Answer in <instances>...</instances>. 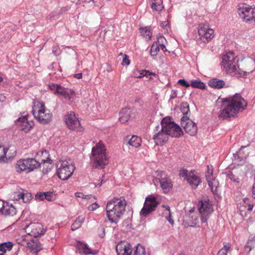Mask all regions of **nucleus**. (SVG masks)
<instances>
[{"mask_svg": "<svg viewBox=\"0 0 255 255\" xmlns=\"http://www.w3.org/2000/svg\"><path fill=\"white\" fill-rule=\"evenodd\" d=\"M190 86L193 88H199L200 89H204L206 87L205 84L198 79L192 81L190 84Z\"/></svg>", "mask_w": 255, "mask_h": 255, "instance_id": "obj_37", "label": "nucleus"}, {"mask_svg": "<svg viewBox=\"0 0 255 255\" xmlns=\"http://www.w3.org/2000/svg\"><path fill=\"white\" fill-rule=\"evenodd\" d=\"M16 154L15 148L14 146L6 147V161L11 158L14 157Z\"/></svg>", "mask_w": 255, "mask_h": 255, "instance_id": "obj_36", "label": "nucleus"}, {"mask_svg": "<svg viewBox=\"0 0 255 255\" xmlns=\"http://www.w3.org/2000/svg\"><path fill=\"white\" fill-rule=\"evenodd\" d=\"M181 127L184 129L186 133L190 135H195L198 131L196 124L190 120L187 116H183L181 119Z\"/></svg>", "mask_w": 255, "mask_h": 255, "instance_id": "obj_13", "label": "nucleus"}, {"mask_svg": "<svg viewBox=\"0 0 255 255\" xmlns=\"http://www.w3.org/2000/svg\"><path fill=\"white\" fill-rule=\"evenodd\" d=\"M198 34L200 37L207 41L210 40L214 36V31L213 29L209 28L208 25L200 24L198 28Z\"/></svg>", "mask_w": 255, "mask_h": 255, "instance_id": "obj_17", "label": "nucleus"}, {"mask_svg": "<svg viewBox=\"0 0 255 255\" xmlns=\"http://www.w3.org/2000/svg\"><path fill=\"white\" fill-rule=\"evenodd\" d=\"M75 195L77 198H81L82 199L87 200L91 199L92 198H93L94 199H96V198L95 196H93L92 195H84L81 192H76L75 193Z\"/></svg>", "mask_w": 255, "mask_h": 255, "instance_id": "obj_45", "label": "nucleus"}, {"mask_svg": "<svg viewBox=\"0 0 255 255\" xmlns=\"http://www.w3.org/2000/svg\"><path fill=\"white\" fill-rule=\"evenodd\" d=\"M177 95V91L176 90H172L171 91L170 96V99H173L175 98L176 97Z\"/></svg>", "mask_w": 255, "mask_h": 255, "instance_id": "obj_58", "label": "nucleus"}, {"mask_svg": "<svg viewBox=\"0 0 255 255\" xmlns=\"http://www.w3.org/2000/svg\"><path fill=\"white\" fill-rule=\"evenodd\" d=\"M189 221V226L196 227L199 223V219L198 214L191 212L188 216Z\"/></svg>", "mask_w": 255, "mask_h": 255, "instance_id": "obj_27", "label": "nucleus"}, {"mask_svg": "<svg viewBox=\"0 0 255 255\" xmlns=\"http://www.w3.org/2000/svg\"><path fill=\"white\" fill-rule=\"evenodd\" d=\"M77 251L79 254L85 255L94 254L87 245L79 241L77 243Z\"/></svg>", "mask_w": 255, "mask_h": 255, "instance_id": "obj_25", "label": "nucleus"}, {"mask_svg": "<svg viewBox=\"0 0 255 255\" xmlns=\"http://www.w3.org/2000/svg\"><path fill=\"white\" fill-rule=\"evenodd\" d=\"M28 172H32L40 167L42 163L37 160L34 158H26Z\"/></svg>", "mask_w": 255, "mask_h": 255, "instance_id": "obj_24", "label": "nucleus"}, {"mask_svg": "<svg viewBox=\"0 0 255 255\" xmlns=\"http://www.w3.org/2000/svg\"><path fill=\"white\" fill-rule=\"evenodd\" d=\"M253 207L254 205L249 203V199L245 198L238 206L240 214L243 217H247L248 214L253 210Z\"/></svg>", "mask_w": 255, "mask_h": 255, "instance_id": "obj_20", "label": "nucleus"}, {"mask_svg": "<svg viewBox=\"0 0 255 255\" xmlns=\"http://www.w3.org/2000/svg\"><path fill=\"white\" fill-rule=\"evenodd\" d=\"M35 197L36 200L42 201L45 198V192H38L35 195Z\"/></svg>", "mask_w": 255, "mask_h": 255, "instance_id": "obj_51", "label": "nucleus"}, {"mask_svg": "<svg viewBox=\"0 0 255 255\" xmlns=\"http://www.w3.org/2000/svg\"><path fill=\"white\" fill-rule=\"evenodd\" d=\"M159 50V46L157 43H153L150 49V54L151 56H156Z\"/></svg>", "mask_w": 255, "mask_h": 255, "instance_id": "obj_46", "label": "nucleus"}, {"mask_svg": "<svg viewBox=\"0 0 255 255\" xmlns=\"http://www.w3.org/2000/svg\"><path fill=\"white\" fill-rule=\"evenodd\" d=\"M74 77L77 79H81L82 77V74L81 73L76 74L74 75Z\"/></svg>", "mask_w": 255, "mask_h": 255, "instance_id": "obj_61", "label": "nucleus"}, {"mask_svg": "<svg viewBox=\"0 0 255 255\" xmlns=\"http://www.w3.org/2000/svg\"><path fill=\"white\" fill-rule=\"evenodd\" d=\"M140 32L141 35L145 38L148 39H150L151 36V32L147 27L140 28Z\"/></svg>", "mask_w": 255, "mask_h": 255, "instance_id": "obj_40", "label": "nucleus"}, {"mask_svg": "<svg viewBox=\"0 0 255 255\" xmlns=\"http://www.w3.org/2000/svg\"><path fill=\"white\" fill-rule=\"evenodd\" d=\"M205 176L207 181L214 178L213 177V169L212 166L207 165V171L205 173Z\"/></svg>", "mask_w": 255, "mask_h": 255, "instance_id": "obj_47", "label": "nucleus"}, {"mask_svg": "<svg viewBox=\"0 0 255 255\" xmlns=\"http://www.w3.org/2000/svg\"><path fill=\"white\" fill-rule=\"evenodd\" d=\"M245 248L247 249H249V252H250L252 250V248L251 246H246Z\"/></svg>", "mask_w": 255, "mask_h": 255, "instance_id": "obj_64", "label": "nucleus"}, {"mask_svg": "<svg viewBox=\"0 0 255 255\" xmlns=\"http://www.w3.org/2000/svg\"><path fill=\"white\" fill-rule=\"evenodd\" d=\"M42 154L47 155L46 159H42L41 164L42 165V173L44 174H48L53 168L52 161L50 159L48 152L46 150L42 152Z\"/></svg>", "mask_w": 255, "mask_h": 255, "instance_id": "obj_22", "label": "nucleus"}, {"mask_svg": "<svg viewBox=\"0 0 255 255\" xmlns=\"http://www.w3.org/2000/svg\"><path fill=\"white\" fill-rule=\"evenodd\" d=\"M160 26L163 28L165 30H168L167 27L168 26V21H162L160 23Z\"/></svg>", "mask_w": 255, "mask_h": 255, "instance_id": "obj_56", "label": "nucleus"}, {"mask_svg": "<svg viewBox=\"0 0 255 255\" xmlns=\"http://www.w3.org/2000/svg\"><path fill=\"white\" fill-rule=\"evenodd\" d=\"M150 74L148 71L146 70H142L140 71H136L133 73V76L137 78H141L143 77H148Z\"/></svg>", "mask_w": 255, "mask_h": 255, "instance_id": "obj_41", "label": "nucleus"}, {"mask_svg": "<svg viewBox=\"0 0 255 255\" xmlns=\"http://www.w3.org/2000/svg\"><path fill=\"white\" fill-rule=\"evenodd\" d=\"M199 211L201 215V223H206L214 211L212 202L209 200L200 201Z\"/></svg>", "mask_w": 255, "mask_h": 255, "instance_id": "obj_9", "label": "nucleus"}, {"mask_svg": "<svg viewBox=\"0 0 255 255\" xmlns=\"http://www.w3.org/2000/svg\"><path fill=\"white\" fill-rule=\"evenodd\" d=\"M252 197L255 199V190L252 189Z\"/></svg>", "mask_w": 255, "mask_h": 255, "instance_id": "obj_62", "label": "nucleus"}, {"mask_svg": "<svg viewBox=\"0 0 255 255\" xmlns=\"http://www.w3.org/2000/svg\"><path fill=\"white\" fill-rule=\"evenodd\" d=\"M45 199L47 200L48 201H53L55 199V195L52 192H45Z\"/></svg>", "mask_w": 255, "mask_h": 255, "instance_id": "obj_49", "label": "nucleus"}, {"mask_svg": "<svg viewBox=\"0 0 255 255\" xmlns=\"http://www.w3.org/2000/svg\"><path fill=\"white\" fill-rule=\"evenodd\" d=\"M180 110L184 114V116H187L188 113L190 112L189 106L187 102L181 103L180 105Z\"/></svg>", "mask_w": 255, "mask_h": 255, "instance_id": "obj_43", "label": "nucleus"}, {"mask_svg": "<svg viewBox=\"0 0 255 255\" xmlns=\"http://www.w3.org/2000/svg\"><path fill=\"white\" fill-rule=\"evenodd\" d=\"M99 207V205L98 204L97 202H95L94 203L92 204V205H90L88 209L90 211H93L97 209H98Z\"/></svg>", "mask_w": 255, "mask_h": 255, "instance_id": "obj_53", "label": "nucleus"}, {"mask_svg": "<svg viewBox=\"0 0 255 255\" xmlns=\"http://www.w3.org/2000/svg\"><path fill=\"white\" fill-rule=\"evenodd\" d=\"M141 142L140 137L133 135L128 141V143L133 147H138L140 145Z\"/></svg>", "mask_w": 255, "mask_h": 255, "instance_id": "obj_35", "label": "nucleus"}, {"mask_svg": "<svg viewBox=\"0 0 255 255\" xmlns=\"http://www.w3.org/2000/svg\"><path fill=\"white\" fill-rule=\"evenodd\" d=\"M91 159L94 163L96 168H103L108 163V157L106 152L101 153L95 156H91Z\"/></svg>", "mask_w": 255, "mask_h": 255, "instance_id": "obj_18", "label": "nucleus"}, {"mask_svg": "<svg viewBox=\"0 0 255 255\" xmlns=\"http://www.w3.org/2000/svg\"><path fill=\"white\" fill-rule=\"evenodd\" d=\"M32 112L35 119L41 124H47L51 120L52 114L45 108L42 102L36 103Z\"/></svg>", "mask_w": 255, "mask_h": 255, "instance_id": "obj_4", "label": "nucleus"}, {"mask_svg": "<svg viewBox=\"0 0 255 255\" xmlns=\"http://www.w3.org/2000/svg\"><path fill=\"white\" fill-rule=\"evenodd\" d=\"M25 232L34 237L43 235L45 232L43 225L39 223H32L25 227Z\"/></svg>", "mask_w": 255, "mask_h": 255, "instance_id": "obj_16", "label": "nucleus"}, {"mask_svg": "<svg viewBox=\"0 0 255 255\" xmlns=\"http://www.w3.org/2000/svg\"><path fill=\"white\" fill-rule=\"evenodd\" d=\"M208 84L212 88L220 89L225 86V83L222 80L214 78L210 80Z\"/></svg>", "mask_w": 255, "mask_h": 255, "instance_id": "obj_29", "label": "nucleus"}, {"mask_svg": "<svg viewBox=\"0 0 255 255\" xmlns=\"http://www.w3.org/2000/svg\"><path fill=\"white\" fill-rule=\"evenodd\" d=\"M247 106V102L240 94L222 99V110L219 117L223 119L235 117L238 113L244 110Z\"/></svg>", "mask_w": 255, "mask_h": 255, "instance_id": "obj_1", "label": "nucleus"}, {"mask_svg": "<svg viewBox=\"0 0 255 255\" xmlns=\"http://www.w3.org/2000/svg\"><path fill=\"white\" fill-rule=\"evenodd\" d=\"M159 48H161L163 50V51L165 52V51H167L165 45L164 44H163V43L159 44Z\"/></svg>", "mask_w": 255, "mask_h": 255, "instance_id": "obj_60", "label": "nucleus"}, {"mask_svg": "<svg viewBox=\"0 0 255 255\" xmlns=\"http://www.w3.org/2000/svg\"><path fill=\"white\" fill-rule=\"evenodd\" d=\"M222 66L227 73L238 78L245 77L248 73L252 70L250 69H242L240 68L238 65V60L234 52L229 51L225 53L222 56Z\"/></svg>", "mask_w": 255, "mask_h": 255, "instance_id": "obj_3", "label": "nucleus"}, {"mask_svg": "<svg viewBox=\"0 0 255 255\" xmlns=\"http://www.w3.org/2000/svg\"><path fill=\"white\" fill-rule=\"evenodd\" d=\"M162 207L165 208L163 212V215L166 218V216H168L171 214L170 207L168 206L162 205Z\"/></svg>", "mask_w": 255, "mask_h": 255, "instance_id": "obj_52", "label": "nucleus"}, {"mask_svg": "<svg viewBox=\"0 0 255 255\" xmlns=\"http://www.w3.org/2000/svg\"><path fill=\"white\" fill-rule=\"evenodd\" d=\"M230 248L231 245L229 244H224L223 248L218 252L217 255H227Z\"/></svg>", "mask_w": 255, "mask_h": 255, "instance_id": "obj_42", "label": "nucleus"}, {"mask_svg": "<svg viewBox=\"0 0 255 255\" xmlns=\"http://www.w3.org/2000/svg\"><path fill=\"white\" fill-rule=\"evenodd\" d=\"M178 83L180 84L181 85L184 86L186 87H189L190 86V84L188 83L184 79H180L178 80Z\"/></svg>", "mask_w": 255, "mask_h": 255, "instance_id": "obj_54", "label": "nucleus"}, {"mask_svg": "<svg viewBox=\"0 0 255 255\" xmlns=\"http://www.w3.org/2000/svg\"><path fill=\"white\" fill-rule=\"evenodd\" d=\"M159 202L154 196L148 195L145 198L143 207L141 210L140 215L142 217H146L151 213L154 211L158 206Z\"/></svg>", "mask_w": 255, "mask_h": 255, "instance_id": "obj_7", "label": "nucleus"}, {"mask_svg": "<svg viewBox=\"0 0 255 255\" xmlns=\"http://www.w3.org/2000/svg\"><path fill=\"white\" fill-rule=\"evenodd\" d=\"M118 255H132L133 249L128 243H121L116 248Z\"/></svg>", "mask_w": 255, "mask_h": 255, "instance_id": "obj_21", "label": "nucleus"}, {"mask_svg": "<svg viewBox=\"0 0 255 255\" xmlns=\"http://www.w3.org/2000/svg\"><path fill=\"white\" fill-rule=\"evenodd\" d=\"M166 220L171 224V225L174 224V220L171 218V214L168 216H166Z\"/></svg>", "mask_w": 255, "mask_h": 255, "instance_id": "obj_59", "label": "nucleus"}, {"mask_svg": "<svg viewBox=\"0 0 255 255\" xmlns=\"http://www.w3.org/2000/svg\"><path fill=\"white\" fill-rule=\"evenodd\" d=\"M106 149L105 145L102 142L100 141L92 148L91 156H95V155L100 154L101 153H106Z\"/></svg>", "mask_w": 255, "mask_h": 255, "instance_id": "obj_26", "label": "nucleus"}, {"mask_svg": "<svg viewBox=\"0 0 255 255\" xmlns=\"http://www.w3.org/2000/svg\"><path fill=\"white\" fill-rule=\"evenodd\" d=\"M161 126L168 136L179 137L183 134L181 128L172 121L170 118H163L161 122Z\"/></svg>", "mask_w": 255, "mask_h": 255, "instance_id": "obj_6", "label": "nucleus"}, {"mask_svg": "<svg viewBox=\"0 0 255 255\" xmlns=\"http://www.w3.org/2000/svg\"><path fill=\"white\" fill-rule=\"evenodd\" d=\"M23 189L15 192L11 195V198L13 200L19 201L21 199Z\"/></svg>", "mask_w": 255, "mask_h": 255, "instance_id": "obj_48", "label": "nucleus"}, {"mask_svg": "<svg viewBox=\"0 0 255 255\" xmlns=\"http://www.w3.org/2000/svg\"><path fill=\"white\" fill-rule=\"evenodd\" d=\"M208 185L214 194H217V189L219 186V182L215 178H213L211 179L207 180Z\"/></svg>", "mask_w": 255, "mask_h": 255, "instance_id": "obj_32", "label": "nucleus"}, {"mask_svg": "<svg viewBox=\"0 0 255 255\" xmlns=\"http://www.w3.org/2000/svg\"><path fill=\"white\" fill-rule=\"evenodd\" d=\"M15 123L20 130H23L26 132L29 131L34 125L33 122L28 121L26 116L18 118Z\"/></svg>", "mask_w": 255, "mask_h": 255, "instance_id": "obj_19", "label": "nucleus"}, {"mask_svg": "<svg viewBox=\"0 0 255 255\" xmlns=\"http://www.w3.org/2000/svg\"><path fill=\"white\" fill-rule=\"evenodd\" d=\"M130 111L129 109H123L120 113L119 121L122 124H125L128 121L130 117Z\"/></svg>", "mask_w": 255, "mask_h": 255, "instance_id": "obj_30", "label": "nucleus"}, {"mask_svg": "<svg viewBox=\"0 0 255 255\" xmlns=\"http://www.w3.org/2000/svg\"><path fill=\"white\" fill-rule=\"evenodd\" d=\"M126 205L127 202L123 197L114 198L108 202L106 215L110 223H118L125 213Z\"/></svg>", "mask_w": 255, "mask_h": 255, "instance_id": "obj_2", "label": "nucleus"}, {"mask_svg": "<svg viewBox=\"0 0 255 255\" xmlns=\"http://www.w3.org/2000/svg\"><path fill=\"white\" fill-rule=\"evenodd\" d=\"M11 242H4L0 244V251L5 253L6 251H10L12 247Z\"/></svg>", "mask_w": 255, "mask_h": 255, "instance_id": "obj_38", "label": "nucleus"}, {"mask_svg": "<svg viewBox=\"0 0 255 255\" xmlns=\"http://www.w3.org/2000/svg\"><path fill=\"white\" fill-rule=\"evenodd\" d=\"M84 220V217L82 216L78 217L71 225L72 230L74 231L80 228Z\"/></svg>", "mask_w": 255, "mask_h": 255, "instance_id": "obj_33", "label": "nucleus"}, {"mask_svg": "<svg viewBox=\"0 0 255 255\" xmlns=\"http://www.w3.org/2000/svg\"><path fill=\"white\" fill-rule=\"evenodd\" d=\"M130 63V61L128 58V57L127 55H124V57L123 58L122 64L123 65H128Z\"/></svg>", "mask_w": 255, "mask_h": 255, "instance_id": "obj_55", "label": "nucleus"}, {"mask_svg": "<svg viewBox=\"0 0 255 255\" xmlns=\"http://www.w3.org/2000/svg\"><path fill=\"white\" fill-rule=\"evenodd\" d=\"M21 199L25 203H28L32 199V195L27 191L23 190Z\"/></svg>", "mask_w": 255, "mask_h": 255, "instance_id": "obj_39", "label": "nucleus"}, {"mask_svg": "<svg viewBox=\"0 0 255 255\" xmlns=\"http://www.w3.org/2000/svg\"><path fill=\"white\" fill-rule=\"evenodd\" d=\"M6 147L0 146V161H6Z\"/></svg>", "mask_w": 255, "mask_h": 255, "instance_id": "obj_44", "label": "nucleus"}, {"mask_svg": "<svg viewBox=\"0 0 255 255\" xmlns=\"http://www.w3.org/2000/svg\"><path fill=\"white\" fill-rule=\"evenodd\" d=\"M15 169L16 171L19 173L22 171L29 173L27 159L24 158L18 160L16 163Z\"/></svg>", "mask_w": 255, "mask_h": 255, "instance_id": "obj_23", "label": "nucleus"}, {"mask_svg": "<svg viewBox=\"0 0 255 255\" xmlns=\"http://www.w3.org/2000/svg\"><path fill=\"white\" fill-rule=\"evenodd\" d=\"M153 139L157 145H162L168 140V136L163 128L157 126L154 130Z\"/></svg>", "mask_w": 255, "mask_h": 255, "instance_id": "obj_15", "label": "nucleus"}, {"mask_svg": "<svg viewBox=\"0 0 255 255\" xmlns=\"http://www.w3.org/2000/svg\"><path fill=\"white\" fill-rule=\"evenodd\" d=\"M238 12L244 21L255 22V8L243 4L239 5Z\"/></svg>", "mask_w": 255, "mask_h": 255, "instance_id": "obj_8", "label": "nucleus"}, {"mask_svg": "<svg viewBox=\"0 0 255 255\" xmlns=\"http://www.w3.org/2000/svg\"><path fill=\"white\" fill-rule=\"evenodd\" d=\"M156 179L158 180L164 192H168L172 188V181L165 172L157 171Z\"/></svg>", "mask_w": 255, "mask_h": 255, "instance_id": "obj_12", "label": "nucleus"}, {"mask_svg": "<svg viewBox=\"0 0 255 255\" xmlns=\"http://www.w3.org/2000/svg\"><path fill=\"white\" fill-rule=\"evenodd\" d=\"M180 175L185 177L187 181L193 189H196L201 183V179L194 171L188 172L187 170H183L180 172Z\"/></svg>", "mask_w": 255, "mask_h": 255, "instance_id": "obj_11", "label": "nucleus"}, {"mask_svg": "<svg viewBox=\"0 0 255 255\" xmlns=\"http://www.w3.org/2000/svg\"><path fill=\"white\" fill-rule=\"evenodd\" d=\"M102 182H103V179H101V182L100 183L96 184L95 186L96 187L100 186L102 184Z\"/></svg>", "mask_w": 255, "mask_h": 255, "instance_id": "obj_63", "label": "nucleus"}, {"mask_svg": "<svg viewBox=\"0 0 255 255\" xmlns=\"http://www.w3.org/2000/svg\"><path fill=\"white\" fill-rule=\"evenodd\" d=\"M49 89L53 91L55 94H58L63 96L65 99L70 100L72 96L74 94V91L70 89L65 88L60 85L50 84L49 85Z\"/></svg>", "mask_w": 255, "mask_h": 255, "instance_id": "obj_14", "label": "nucleus"}, {"mask_svg": "<svg viewBox=\"0 0 255 255\" xmlns=\"http://www.w3.org/2000/svg\"><path fill=\"white\" fill-rule=\"evenodd\" d=\"M151 7L153 10L161 11L164 8L162 0H152Z\"/></svg>", "mask_w": 255, "mask_h": 255, "instance_id": "obj_31", "label": "nucleus"}, {"mask_svg": "<svg viewBox=\"0 0 255 255\" xmlns=\"http://www.w3.org/2000/svg\"><path fill=\"white\" fill-rule=\"evenodd\" d=\"M16 213L15 208L11 204L6 203L4 209L2 211L1 214L6 216H13Z\"/></svg>", "mask_w": 255, "mask_h": 255, "instance_id": "obj_28", "label": "nucleus"}, {"mask_svg": "<svg viewBox=\"0 0 255 255\" xmlns=\"http://www.w3.org/2000/svg\"><path fill=\"white\" fill-rule=\"evenodd\" d=\"M57 173L59 178L67 180L72 175L75 167L73 162L69 160H61L57 164Z\"/></svg>", "mask_w": 255, "mask_h": 255, "instance_id": "obj_5", "label": "nucleus"}, {"mask_svg": "<svg viewBox=\"0 0 255 255\" xmlns=\"http://www.w3.org/2000/svg\"><path fill=\"white\" fill-rule=\"evenodd\" d=\"M132 255H146L145 248L140 244H138L134 247Z\"/></svg>", "mask_w": 255, "mask_h": 255, "instance_id": "obj_34", "label": "nucleus"}, {"mask_svg": "<svg viewBox=\"0 0 255 255\" xmlns=\"http://www.w3.org/2000/svg\"><path fill=\"white\" fill-rule=\"evenodd\" d=\"M6 203L3 201L0 200V212L2 213L3 209H4L5 205H6Z\"/></svg>", "mask_w": 255, "mask_h": 255, "instance_id": "obj_57", "label": "nucleus"}, {"mask_svg": "<svg viewBox=\"0 0 255 255\" xmlns=\"http://www.w3.org/2000/svg\"><path fill=\"white\" fill-rule=\"evenodd\" d=\"M66 124L71 130L81 132L84 128L81 127L78 118L73 112L68 113L65 117Z\"/></svg>", "mask_w": 255, "mask_h": 255, "instance_id": "obj_10", "label": "nucleus"}, {"mask_svg": "<svg viewBox=\"0 0 255 255\" xmlns=\"http://www.w3.org/2000/svg\"><path fill=\"white\" fill-rule=\"evenodd\" d=\"M228 177L232 181L234 182L239 183L240 182V179L238 177H236L232 172H230L228 174Z\"/></svg>", "mask_w": 255, "mask_h": 255, "instance_id": "obj_50", "label": "nucleus"}]
</instances>
